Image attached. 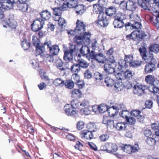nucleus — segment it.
Here are the masks:
<instances>
[{
    "instance_id": "nucleus-61",
    "label": "nucleus",
    "mask_w": 159,
    "mask_h": 159,
    "mask_svg": "<svg viewBox=\"0 0 159 159\" xmlns=\"http://www.w3.org/2000/svg\"><path fill=\"white\" fill-rule=\"evenodd\" d=\"M149 90L151 92L156 94L157 96L159 94V88L152 85L149 88Z\"/></svg>"
},
{
    "instance_id": "nucleus-22",
    "label": "nucleus",
    "mask_w": 159,
    "mask_h": 159,
    "mask_svg": "<svg viewBox=\"0 0 159 159\" xmlns=\"http://www.w3.org/2000/svg\"><path fill=\"white\" fill-rule=\"evenodd\" d=\"M75 8V12L77 15L82 14L85 12V7L83 4H77Z\"/></svg>"
},
{
    "instance_id": "nucleus-25",
    "label": "nucleus",
    "mask_w": 159,
    "mask_h": 159,
    "mask_svg": "<svg viewBox=\"0 0 159 159\" xmlns=\"http://www.w3.org/2000/svg\"><path fill=\"white\" fill-rule=\"evenodd\" d=\"M152 3V10L154 12H157L159 10V0H153Z\"/></svg>"
},
{
    "instance_id": "nucleus-38",
    "label": "nucleus",
    "mask_w": 159,
    "mask_h": 159,
    "mask_svg": "<svg viewBox=\"0 0 159 159\" xmlns=\"http://www.w3.org/2000/svg\"><path fill=\"white\" fill-rule=\"evenodd\" d=\"M40 15L42 18L45 20H48L50 18V12L47 10L42 11Z\"/></svg>"
},
{
    "instance_id": "nucleus-41",
    "label": "nucleus",
    "mask_w": 159,
    "mask_h": 159,
    "mask_svg": "<svg viewBox=\"0 0 159 159\" xmlns=\"http://www.w3.org/2000/svg\"><path fill=\"white\" fill-rule=\"evenodd\" d=\"M86 45H85L84 46L82 45L80 49V52L83 55H85L88 54L90 52L89 49Z\"/></svg>"
},
{
    "instance_id": "nucleus-27",
    "label": "nucleus",
    "mask_w": 159,
    "mask_h": 159,
    "mask_svg": "<svg viewBox=\"0 0 159 159\" xmlns=\"http://www.w3.org/2000/svg\"><path fill=\"white\" fill-rule=\"evenodd\" d=\"M119 66L118 69L120 71H123L125 68L127 66L128 64L125 60H120L119 62Z\"/></svg>"
},
{
    "instance_id": "nucleus-13",
    "label": "nucleus",
    "mask_w": 159,
    "mask_h": 159,
    "mask_svg": "<svg viewBox=\"0 0 159 159\" xmlns=\"http://www.w3.org/2000/svg\"><path fill=\"white\" fill-rule=\"evenodd\" d=\"M98 109L100 112L102 113H103L106 111H108L110 116H114L115 115V114L112 112L113 109L111 107L108 108L106 106L101 105L98 107Z\"/></svg>"
},
{
    "instance_id": "nucleus-42",
    "label": "nucleus",
    "mask_w": 159,
    "mask_h": 159,
    "mask_svg": "<svg viewBox=\"0 0 159 159\" xmlns=\"http://www.w3.org/2000/svg\"><path fill=\"white\" fill-rule=\"evenodd\" d=\"M149 50L150 52L157 53L159 52V45L158 44H155L151 45L150 46Z\"/></svg>"
},
{
    "instance_id": "nucleus-29",
    "label": "nucleus",
    "mask_w": 159,
    "mask_h": 159,
    "mask_svg": "<svg viewBox=\"0 0 159 159\" xmlns=\"http://www.w3.org/2000/svg\"><path fill=\"white\" fill-rule=\"evenodd\" d=\"M3 24L5 23L6 25H3L4 27H9L11 28L14 29L16 27V25L13 22H10L9 20H4L3 21Z\"/></svg>"
},
{
    "instance_id": "nucleus-47",
    "label": "nucleus",
    "mask_w": 159,
    "mask_h": 159,
    "mask_svg": "<svg viewBox=\"0 0 159 159\" xmlns=\"http://www.w3.org/2000/svg\"><path fill=\"white\" fill-rule=\"evenodd\" d=\"M51 60H52V61L53 62L55 61V64L57 67H61L62 66L63 62L61 59H57L56 60H55L53 57L50 56Z\"/></svg>"
},
{
    "instance_id": "nucleus-28",
    "label": "nucleus",
    "mask_w": 159,
    "mask_h": 159,
    "mask_svg": "<svg viewBox=\"0 0 159 159\" xmlns=\"http://www.w3.org/2000/svg\"><path fill=\"white\" fill-rule=\"evenodd\" d=\"M95 60L99 63H105V61H106V58L103 54L99 53L97 54Z\"/></svg>"
},
{
    "instance_id": "nucleus-48",
    "label": "nucleus",
    "mask_w": 159,
    "mask_h": 159,
    "mask_svg": "<svg viewBox=\"0 0 159 159\" xmlns=\"http://www.w3.org/2000/svg\"><path fill=\"white\" fill-rule=\"evenodd\" d=\"M55 3L58 6H59L60 8L62 11H64L63 7V5L66 4V0H56Z\"/></svg>"
},
{
    "instance_id": "nucleus-12",
    "label": "nucleus",
    "mask_w": 159,
    "mask_h": 159,
    "mask_svg": "<svg viewBox=\"0 0 159 159\" xmlns=\"http://www.w3.org/2000/svg\"><path fill=\"white\" fill-rule=\"evenodd\" d=\"M138 0V3L139 5L145 10L149 11L152 10V6L149 2L151 0Z\"/></svg>"
},
{
    "instance_id": "nucleus-32",
    "label": "nucleus",
    "mask_w": 159,
    "mask_h": 159,
    "mask_svg": "<svg viewBox=\"0 0 159 159\" xmlns=\"http://www.w3.org/2000/svg\"><path fill=\"white\" fill-rule=\"evenodd\" d=\"M121 147V149L124 152L129 154H130L132 152V148L131 145L122 144Z\"/></svg>"
},
{
    "instance_id": "nucleus-2",
    "label": "nucleus",
    "mask_w": 159,
    "mask_h": 159,
    "mask_svg": "<svg viewBox=\"0 0 159 159\" xmlns=\"http://www.w3.org/2000/svg\"><path fill=\"white\" fill-rule=\"evenodd\" d=\"M76 46L75 45H70L69 49L64 52V59L66 61H69L70 63H72L73 53L75 52Z\"/></svg>"
},
{
    "instance_id": "nucleus-8",
    "label": "nucleus",
    "mask_w": 159,
    "mask_h": 159,
    "mask_svg": "<svg viewBox=\"0 0 159 159\" xmlns=\"http://www.w3.org/2000/svg\"><path fill=\"white\" fill-rule=\"evenodd\" d=\"M44 21L40 19L34 20L31 24V29L34 31L36 32L41 29L43 27Z\"/></svg>"
},
{
    "instance_id": "nucleus-4",
    "label": "nucleus",
    "mask_w": 159,
    "mask_h": 159,
    "mask_svg": "<svg viewBox=\"0 0 159 159\" xmlns=\"http://www.w3.org/2000/svg\"><path fill=\"white\" fill-rule=\"evenodd\" d=\"M147 35L142 31H134L129 35H127V37L130 38L136 41H141Z\"/></svg>"
},
{
    "instance_id": "nucleus-14",
    "label": "nucleus",
    "mask_w": 159,
    "mask_h": 159,
    "mask_svg": "<svg viewBox=\"0 0 159 159\" xmlns=\"http://www.w3.org/2000/svg\"><path fill=\"white\" fill-rule=\"evenodd\" d=\"M46 45H47V48H49L50 49L49 44L48 43V42L47 41L44 42V46H41L39 45V46H38L37 47H35L37 55L43 56V53L45 51L44 46Z\"/></svg>"
},
{
    "instance_id": "nucleus-16",
    "label": "nucleus",
    "mask_w": 159,
    "mask_h": 159,
    "mask_svg": "<svg viewBox=\"0 0 159 159\" xmlns=\"http://www.w3.org/2000/svg\"><path fill=\"white\" fill-rule=\"evenodd\" d=\"M131 115L136 117L139 122H143L144 117L142 115L141 112L138 110H134L131 112Z\"/></svg>"
},
{
    "instance_id": "nucleus-50",
    "label": "nucleus",
    "mask_w": 159,
    "mask_h": 159,
    "mask_svg": "<svg viewBox=\"0 0 159 159\" xmlns=\"http://www.w3.org/2000/svg\"><path fill=\"white\" fill-rule=\"evenodd\" d=\"M80 66L78 64H74L71 66V70L73 72H78L80 70Z\"/></svg>"
},
{
    "instance_id": "nucleus-36",
    "label": "nucleus",
    "mask_w": 159,
    "mask_h": 159,
    "mask_svg": "<svg viewBox=\"0 0 159 159\" xmlns=\"http://www.w3.org/2000/svg\"><path fill=\"white\" fill-rule=\"evenodd\" d=\"M123 74L124 80L125 79H129L131 78L134 75V73L132 72L131 71L129 70H127Z\"/></svg>"
},
{
    "instance_id": "nucleus-31",
    "label": "nucleus",
    "mask_w": 159,
    "mask_h": 159,
    "mask_svg": "<svg viewBox=\"0 0 159 159\" xmlns=\"http://www.w3.org/2000/svg\"><path fill=\"white\" fill-rule=\"evenodd\" d=\"M116 12V8L113 7H111L106 9L105 13L109 16H111L114 15Z\"/></svg>"
},
{
    "instance_id": "nucleus-63",
    "label": "nucleus",
    "mask_w": 159,
    "mask_h": 159,
    "mask_svg": "<svg viewBox=\"0 0 159 159\" xmlns=\"http://www.w3.org/2000/svg\"><path fill=\"white\" fill-rule=\"evenodd\" d=\"M146 142L150 146H152L155 144L156 140L153 138L148 137L146 140Z\"/></svg>"
},
{
    "instance_id": "nucleus-35",
    "label": "nucleus",
    "mask_w": 159,
    "mask_h": 159,
    "mask_svg": "<svg viewBox=\"0 0 159 159\" xmlns=\"http://www.w3.org/2000/svg\"><path fill=\"white\" fill-rule=\"evenodd\" d=\"M74 82L71 80H66L65 82H64V85L66 87L69 89H72L74 86Z\"/></svg>"
},
{
    "instance_id": "nucleus-46",
    "label": "nucleus",
    "mask_w": 159,
    "mask_h": 159,
    "mask_svg": "<svg viewBox=\"0 0 159 159\" xmlns=\"http://www.w3.org/2000/svg\"><path fill=\"white\" fill-rule=\"evenodd\" d=\"M125 107V105L123 104H119L117 105H115L111 107L113 109V111L115 110L116 111L115 113H116V112H118L119 111V110H123V109Z\"/></svg>"
},
{
    "instance_id": "nucleus-43",
    "label": "nucleus",
    "mask_w": 159,
    "mask_h": 159,
    "mask_svg": "<svg viewBox=\"0 0 159 159\" xmlns=\"http://www.w3.org/2000/svg\"><path fill=\"white\" fill-rule=\"evenodd\" d=\"M145 80L147 83L149 84L152 85L155 80V78L153 76L148 75L146 77Z\"/></svg>"
},
{
    "instance_id": "nucleus-40",
    "label": "nucleus",
    "mask_w": 159,
    "mask_h": 159,
    "mask_svg": "<svg viewBox=\"0 0 159 159\" xmlns=\"http://www.w3.org/2000/svg\"><path fill=\"white\" fill-rule=\"evenodd\" d=\"M89 55H87L86 56L87 58L90 61H92L93 60H95V58L97 55V54L95 52L92 50L91 52H89Z\"/></svg>"
},
{
    "instance_id": "nucleus-11",
    "label": "nucleus",
    "mask_w": 159,
    "mask_h": 159,
    "mask_svg": "<svg viewBox=\"0 0 159 159\" xmlns=\"http://www.w3.org/2000/svg\"><path fill=\"white\" fill-rule=\"evenodd\" d=\"M21 2L15 3L14 7L16 9L19 10L22 12H26L29 8L28 5L25 2Z\"/></svg>"
},
{
    "instance_id": "nucleus-55",
    "label": "nucleus",
    "mask_w": 159,
    "mask_h": 159,
    "mask_svg": "<svg viewBox=\"0 0 159 159\" xmlns=\"http://www.w3.org/2000/svg\"><path fill=\"white\" fill-rule=\"evenodd\" d=\"M87 128L88 129L87 130L89 131L92 133L93 132L95 131V129H96V126L95 124L93 123H90L88 124Z\"/></svg>"
},
{
    "instance_id": "nucleus-26",
    "label": "nucleus",
    "mask_w": 159,
    "mask_h": 159,
    "mask_svg": "<svg viewBox=\"0 0 159 159\" xmlns=\"http://www.w3.org/2000/svg\"><path fill=\"white\" fill-rule=\"evenodd\" d=\"M65 111L66 114L68 116H74L78 114V111L72 108H66Z\"/></svg>"
},
{
    "instance_id": "nucleus-56",
    "label": "nucleus",
    "mask_w": 159,
    "mask_h": 159,
    "mask_svg": "<svg viewBox=\"0 0 159 159\" xmlns=\"http://www.w3.org/2000/svg\"><path fill=\"white\" fill-rule=\"evenodd\" d=\"M32 42L34 45L35 47H37L40 45V41L38 38L36 36H33Z\"/></svg>"
},
{
    "instance_id": "nucleus-19",
    "label": "nucleus",
    "mask_w": 159,
    "mask_h": 159,
    "mask_svg": "<svg viewBox=\"0 0 159 159\" xmlns=\"http://www.w3.org/2000/svg\"><path fill=\"white\" fill-rule=\"evenodd\" d=\"M155 62H150L147 64L145 67L144 71L146 73H150L155 70Z\"/></svg>"
},
{
    "instance_id": "nucleus-57",
    "label": "nucleus",
    "mask_w": 159,
    "mask_h": 159,
    "mask_svg": "<svg viewBox=\"0 0 159 159\" xmlns=\"http://www.w3.org/2000/svg\"><path fill=\"white\" fill-rule=\"evenodd\" d=\"M53 11V14L54 16H60L61 14V9L60 8V7L57 8H52Z\"/></svg>"
},
{
    "instance_id": "nucleus-33",
    "label": "nucleus",
    "mask_w": 159,
    "mask_h": 159,
    "mask_svg": "<svg viewBox=\"0 0 159 159\" xmlns=\"http://www.w3.org/2000/svg\"><path fill=\"white\" fill-rule=\"evenodd\" d=\"M129 18L130 19L131 23L133 22L136 21H141V19L139 16L137 14L132 13L129 15Z\"/></svg>"
},
{
    "instance_id": "nucleus-18",
    "label": "nucleus",
    "mask_w": 159,
    "mask_h": 159,
    "mask_svg": "<svg viewBox=\"0 0 159 159\" xmlns=\"http://www.w3.org/2000/svg\"><path fill=\"white\" fill-rule=\"evenodd\" d=\"M137 7L136 3L132 1L129 0L126 3L127 10L131 11H134Z\"/></svg>"
},
{
    "instance_id": "nucleus-7",
    "label": "nucleus",
    "mask_w": 159,
    "mask_h": 159,
    "mask_svg": "<svg viewBox=\"0 0 159 159\" xmlns=\"http://www.w3.org/2000/svg\"><path fill=\"white\" fill-rule=\"evenodd\" d=\"M15 0H1L0 2V7L2 9H10L12 8Z\"/></svg>"
},
{
    "instance_id": "nucleus-49",
    "label": "nucleus",
    "mask_w": 159,
    "mask_h": 159,
    "mask_svg": "<svg viewBox=\"0 0 159 159\" xmlns=\"http://www.w3.org/2000/svg\"><path fill=\"white\" fill-rule=\"evenodd\" d=\"M39 75L41 79H44L45 80L49 81V78L48 76L47 75L46 72L43 70H40L39 71Z\"/></svg>"
},
{
    "instance_id": "nucleus-34",
    "label": "nucleus",
    "mask_w": 159,
    "mask_h": 159,
    "mask_svg": "<svg viewBox=\"0 0 159 159\" xmlns=\"http://www.w3.org/2000/svg\"><path fill=\"white\" fill-rule=\"evenodd\" d=\"M54 19L55 21H58V24L61 27H65L66 25V21L63 18L58 17L57 19H56L55 17H54Z\"/></svg>"
},
{
    "instance_id": "nucleus-37",
    "label": "nucleus",
    "mask_w": 159,
    "mask_h": 159,
    "mask_svg": "<svg viewBox=\"0 0 159 159\" xmlns=\"http://www.w3.org/2000/svg\"><path fill=\"white\" fill-rule=\"evenodd\" d=\"M59 51V48L58 46L57 45H54L52 47H50V56L51 54L52 55H56L57 54Z\"/></svg>"
},
{
    "instance_id": "nucleus-3",
    "label": "nucleus",
    "mask_w": 159,
    "mask_h": 159,
    "mask_svg": "<svg viewBox=\"0 0 159 159\" xmlns=\"http://www.w3.org/2000/svg\"><path fill=\"white\" fill-rule=\"evenodd\" d=\"M139 51L142 58L147 63L155 62L152 53L151 52H146L144 49H139Z\"/></svg>"
},
{
    "instance_id": "nucleus-54",
    "label": "nucleus",
    "mask_w": 159,
    "mask_h": 159,
    "mask_svg": "<svg viewBox=\"0 0 159 159\" xmlns=\"http://www.w3.org/2000/svg\"><path fill=\"white\" fill-rule=\"evenodd\" d=\"M21 45L24 50L28 49L30 46V43L27 42L25 39H24L23 41H21Z\"/></svg>"
},
{
    "instance_id": "nucleus-6",
    "label": "nucleus",
    "mask_w": 159,
    "mask_h": 159,
    "mask_svg": "<svg viewBox=\"0 0 159 159\" xmlns=\"http://www.w3.org/2000/svg\"><path fill=\"white\" fill-rule=\"evenodd\" d=\"M76 26L75 28V31L77 34L82 36L85 34V33H90L89 32H85V25L83 21L78 20L76 22Z\"/></svg>"
},
{
    "instance_id": "nucleus-23",
    "label": "nucleus",
    "mask_w": 159,
    "mask_h": 159,
    "mask_svg": "<svg viewBox=\"0 0 159 159\" xmlns=\"http://www.w3.org/2000/svg\"><path fill=\"white\" fill-rule=\"evenodd\" d=\"M103 8L100 5L98 4H94L93 6V11L99 15H105L103 12Z\"/></svg>"
},
{
    "instance_id": "nucleus-10",
    "label": "nucleus",
    "mask_w": 159,
    "mask_h": 159,
    "mask_svg": "<svg viewBox=\"0 0 159 159\" xmlns=\"http://www.w3.org/2000/svg\"><path fill=\"white\" fill-rule=\"evenodd\" d=\"M96 23L98 26L105 27L108 25L109 21L107 19L105 14L103 15L101 14L98 15V19Z\"/></svg>"
},
{
    "instance_id": "nucleus-1",
    "label": "nucleus",
    "mask_w": 159,
    "mask_h": 159,
    "mask_svg": "<svg viewBox=\"0 0 159 159\" xmlns=\"http://www.w3.org/2000/svg\"><path fill=\"white\" fill-rule=\"evenodd\" d=\"M82 35V38L80 36L76 35L73 39L74 42L79 45H89L90 43L91 34L90 33H85Z\"/></svg>"
},
{
    "instance_id": "nucleus-64",
    "label": "nucleus",
    "mask_w": 159,
    "mask_h": 159,
    "mask_svg": "<svg viewBox=\"0 0 159 159\" xmlns=\"http://www.w3.org/2000/svg\"><path fill=\"white\" fill-rule=\"evenodd\" d=\"M126 120L127 121V123L129 125H134L136 122V119L133 117H128L126 118Z\"/></svg>"
},
{
    "instance_id": "nucleus-39",
    "label": "nucleus",
    "mask_w": 159,
    "mask_h": 159,
    "mask_svg": "<svg viewBox=\"0 0 159 159\" xmlns=\"http://www.w3.org/2000/svg\"><path fill=\"white\" fill-rule=\"evenodd\" d=\"M78 64L80 67L84 68H87L89 66V64L84 59H78Z\"/></svg>"
},
{
    "instance_id": "nucleus-53",
    "label": "nucleus",
    "mask_w": 159,
    "mask_h": 159,
    "mask_svg": "<svg viewBox=\"0 0 159 159\" xmlns=\"http://www.w3.org/2000/svg\"><path fill=\"white\" fill-rule=\"evenodd\" d=\"M151 127L154 131L155 134L157 136H159V127L158 124L153 123L152 124Z\"/></svg>"
},
{
    "instance_id": "nucleus-60",
    "label": "nucleus",
    "mask_w": 159,
    "mask_h": 159,
    "mask_svg": "<svg viewBox=\"0 0 159 159\" xmlns=\"http://www.w3.org/2000/svg\"><path fill=\"white\" fill-rule=\"evenodd\" d=\"M84 76L85 79H89L92 76V74L89 70H87L84 73Z\"/></svg>"
},
{
    "instance_id": "nucleus-24",
    "label": "nucleus",
    "mask_w": 159,
    "mask_h": 159,
    "mask_svg": "<svg viewBox=\"0 0 159 159\" xmlns=\"http://www.w3.org/2000/svg\"><path fill=\"white\" fill-rule=\"evenodd\" d=\"M71 97L77 98H80L81 97L82 93L79 89H75L72 90L71 92Z\"/></svg>"
},
{
    "instance_id": "nucleus-45",
    "label": "nucleus",
    "mask_w": 159,
    "mask_h": 159,
    "mask_svg": "<svg viewBox=\"0 0 159 159\" xmlns=\"http://www.w3.org/2000/svg\"><path fill=\"white\" fill-rule=\"evenodd\" d=\"M105 82L107 86H112L114 83L113 79L109 76H107L105 78Z\"/></svg>"
},
{
    "instance_id": "nucleus-20",
    "label": "nucleus",
    "mask_w": 159,
    "mask_h": 159,
    "mask_svg": "<svg viewBox=\"0 0 159 159\" xmlns=\"http://www.w3.org/2000/svg\"><path fill=\"white\" fill-rule=\"evenodd\" d=\"M82 137L87 139H91L93 138V135L91 132L87 130H83L81 132Z\"/></svg>"
},
{
    "instance_id": "nucleus-62",
    "label": "nucleus",
    "mask_w": 159,
    "mask_h": 159,
    "mask_svg": "<svg viewBox=\"0 0 159 159\" xmlns=\"http://www.w3.org/2000/svg\"><path fill=\"white\" fill-rule=\"evenodd\" d=\"M142 63V61L139 60H136L134 61H133L131 63H130L129 66L132 67H137L140 66Z\"/></svg>"
},
{
    "instance_id": "nucleus-52",
    "label": "nucleus",
    "mask_w": 159,
    "mask_h": 159,
    "mask_svg": "<svg viewBox=\"0 0 159 159\" xmlns=\"http://www.w3.org/2000/svg\"><path fill=\"white\" fill-rule=\"evenodd\" d=\"M119 71H116L114 73V75L118 80H124L123 75H122L121 72Z\"/></svg>"
},
{
    "instance_id": "nucleus-59",
    "label": "nucleus",
    "mask_w": 159,
    "mask_h": 159,
    "mask_svg": "<svg viewBox=\"0 0 159 159\" xmlns=\"http://www.w3.org/2000/svg\"><path fill=\"white\" fill-rule=\"evenodd\" d=\"M124 60L127 62V64L130 65L131 63L133 60V56L131 55H126L125 56Z\"/></svg>"
},
{
    "instance_id": "nucleus-15",
    "label": "nucleus",
    "mask_w": 159,
    "mask_h": 159,
    "mask_svg": "<svg viewBox=\"0 0 159 159\" xmlns=\"http://www.w3.org/2000/svg\"><path fill=\"white\" fill-rule=\"evenodd\" d=\"M119 16L116 17V19L113 22V25L115 28H121L123 27L125 24L123 22V19L121 18L120 15Z\"/></svg>"
},
{
    "instance_id": "nucleus-58",
    "label": "nucleus",
    "mask_w": 159,
    "mask_h": 159,
    "mask_svg": "<svg viewBox=\"0 0 159 159\" xmlns=\"http://www.w3.org/2000/svg\"><path fill=\"white\" fill-rule=\"evenodd\" d=\"M120 116L126 119L129 115V112L127 110H122L120 113Z\"/></svg>"
},
{
    "instance_id": "nucleus-21",
    "label": "nucleus",
    "mask_w": 159,
    "mask_h": 159,
    "mask_svg": "<svg viewBox=\"0 0 159 159\" xmlns=\"http://www.w3.org/2000/svg\"><path fill=\"white\" fill-rule=\"evenodd\" d=\"M140 21H136L133 22H128L125 25V26L127 27L128 26H130L133 28V29H139L140 28L142 27V25L140 22Z\"/></svg>"
},
{
    "instance_id": "nucleus-5",
    "label": "nucleus",
    "mask_w": 159,
    "mask_h": 159,
    "mask_svg": "<svg viewBox=\"0 0 159 159\" xmlns=\"http://www.w3.org/2000/svg\"><path fill=\"white\" fill-rule=\"evenodd\" d=\"M115 61L112 59L111 62L110 64H105L104 65V72H103V75L107 76L109 74L114 73L116 71L114 68Z\"/></svg>"
},
{
    "instance_id": "nucleus-9",
    "label": "nucleus",
    "mask_w": 159,
    "mask_h": 159,
    "mask_svg": "<svg viewBox=\"0 0 159 159\" xmlns=\"http://www.w3.org/2000/svg\"><path fill=\"white\" fill-rule=\"evenodd\" d=\"M147 88V87L145 85L137 84L134 86L133 92L135 94L140 96L144 93V91Z\"/></svg>"
},
{
    "instance_id": "nucleus-30",
    "label": "nucleus",
    "mask_w": 159,
    "mask_h": 159,
    "mask_svg": "<svg viewBox=\"0 0 159 159\" xmlns=\"http://www.w3.org/2000/svg\"><path fill=\"white\" fill-rule=\"evenodd\" d=\"M115 128L118 131L124 130L126 128V124L124 122L117 123L116 125Z\"/></svg>"
},
{
    "instance_id": "nucleus-51",
    "label": "nucleus",
    "mask_w": 159,
    "mask_h": 159,
    "mask_svg": "<svg viewBox=\"0 0 159 159\" xmlns=\"http://www.w3.org/2000/svg\"><path fill=\"white\" fill-rule=\"evenodd\" d=\"M114 87L115 90L117 91H121L124 88V86L122 83H116L115 84Z\"/></svg>"
},
{
    "instance_id": "nucleus-17",
    "label": "nucleus",
    "mask_w": 159,
    "mask_h": 159,
    "mask_svg": "<svg viewBox=\"0 0 159 159\" xmlns=\"http://www.w3.org/2000/svg\"><path fill=\"white\" fill-rule=\"evenodd\" d=\"M66 4L63 5V8L66 10L68 8H75L77 4V0H66Z\"/></svg>"
},
{
    "instance_id": "nucleus-44",
    "label": "nucleus",
    "mask_w": 159,
    "mask_h": 159,
    "mask_svg": "<svg viewBox=\"0 0 159 159\" xmlns=\"http://www.w3.org/2000/svg\"><path fill=\"white\" fill-rule=\"evenodd\" d=\"M53 84L56 86H62L64 85V81L60 78L55 79L53 81Z\"/></svg>"
}]
</instances>
